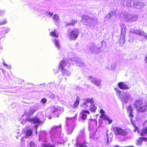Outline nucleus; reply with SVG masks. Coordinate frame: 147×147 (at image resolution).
<instances>
[{
	"label": "nucleus",
	"mask_w": 147,
	"mask_h": 147,
	"mask_svg": "<svg viewBox=\"0 0 147 147\" xmlns=\"http://www.w3.org/2000/svg\"><path fill=\"white\" fill-rule=\"evenodd\" d=\"M134 105L138 113H143L147 111V104L141 100H136L134 102Z\"/></svg>",
	"instance_id": "obj_1"
},
{
	"label": "nucleus",
	"mask_w": 147,
	"mask_h": 147,
	"mask_svg": "<svg viewBox=\"0 0 147 147\" xmlns=\"http://www.w3.org/2000/svg\"><path fill=\"white\" fill-rule=\"evenodd\" d=\"M112 130L116 136H124L127 135V132L125 130L118 126L112 127Z\"/></svg>",
	"instance_id": "obj_2"
},
{
	"label": "nucleus",
	"mask_w": 147,
	"mask_h": 147,
	"mask_svg": "<svg viewBox=\"0 0 147 147\" xmlns=\"http://www.w3.org/2000/svg\"><path fill=\"white\" fill-rule=\"evenodd\" d=\"M79 33V32L78 29H74L68 34V37L70 40H75L78 37Z\"/></svg>",
	"instance_id": "obj_3"
},
{
	"label": "nucleus",
	"mask_w": 147,
	"mask_h": 147,
	"mask_svg": "<svg viewBox=\"0 0 147 147\" xmlns=\"http://www.w3.org/2000/svg\"><path fill=\"white\" fill-rule=\"evenodd\" d=\"M118 86L120 89L122 90L129 89L130 87L123 82H120L118 84Z\"/></svg>",
	"instance_id": "obj_4"
},
{
	"label": "nucleus",
	"mask_w": 147,
	"mask_h": 147,
	"mask_svg": "<svg viewBox=\"0 0 147 147\" xmlns=\"http://www.w3.org/2000/svg\"><path fill=\"white\" fill-rule=\"evenodd\" d=\"M82 20L84 24L87 25L91 22L92 19L89 16H84L82 17Z\"/></svg>",
	"instance_id": "obj_5"
},
{
	"label": "nucleus",
	"mask_w": 147,
	"mask_h": 147,
	"mask_svg": "<svg viewBox=\"0 0 147 147\" xmlns=\"http://www.w3.org/2000/svg\"><path fill=\"white\" fill-rule=\"evenodd\" d=\"M67 62L65 59H63L59 63V68L61 70L64 69V67L67 65Z\"/></svg>",
	"instance_id": "obj_6"
},
{
	"label": "nucleus",
	"mask_w": 147,
	"mask_h": 147,
	"mask_svg": "<svg viewBox=\"0 0 147 147\" xmlns=\"http://www.w3.org/2000/svg\"><path fill=\"white\" fill-rule=\"evenodd\" d=\"M121 32L120 35L123 36H125L127 31L126 26L124 24H123L121 26Z\"/></svg>",
	"instance_id": "obj_7"
},
{
	"label": "nucleus",
	"mask_w": 147,
	"mask_h": 147,
	"mask_svg": "<svg viewBox=\"0 0 147 147\" xmlns=\"http://www.w3.org/2000/svg\"><path fill=\"white\" fill-rule=\"evenodd\" d=\"M81 113L82 114V118L84 120H85L87 118L88 115L90 114V112L88 111L84 110H82Z\"/></svg>",
	"instance_id": "obj_8"
},
{
	"label": "nucleus",
	"mask_w": 147,
	"mask_h": 147,
	"mask_svg": "<svg viewBox=\"0 0 147 147\" xmlns=\"http://www.w3.org/2000/svg\"><path fill=\"white\" fill-rule=\"evenodd\" d=\"M127 110L129 113V116L131 118L133 117V110L132 107V106L131 105H129L126 109Z\"/></svg>",
	"instance_id": "obj_9"
},
{
	"label": "nucleus",
	"mask_w": 147,
	"mask_h": 147,
	"mask_svg": "<svg viewBox=\"0 0 147 147\" xmlns=\"http://www.w3.org/2000/svg\"><path fill=\"white\" fill-rule=\"evenodd\" d=\"M77 23V21L75 19L72 20L70 22H67L65 24V26L68 27L70 26H74Z\"/></svg>",
	"instance_id": "obj_10"
},
{
	"label": "nucleus",
	"mask_w": 147,
	"mask_h": 147,
	"mask_svg": "<svg viewBox=\"0 0 147 147\" xmlns=\"http://www.w3.org/2000/svg\"><path fill=\"white\" fill-rule=\"evenodd\" d=\"M80 101V98L78 96H77L75 101L72 105V108L74 109L77 108L79 105Z\"/></svg>",
	"instance_id": "obj_11"
},
{
	"label": "nucleus",
	"mask_w": 147,
	"mask_h": 147,
	"mask_svg": "<svg viewBox=\"0 0 147 147\" xmlns=\"http://www.w3.org/2000/svg\"><path fill=\"white\" fill-rule=\"evenodd\" d=\"M60 109L55 108L52 111V113L55 116V117H58L60 114Z\"/></svg>",
	"instance_id": "obj_12"
},
{
	"label": "nucleus",
	"mask_w": 147,
	"mask_h": 147,
	"mask_svg": "<svg viewBox=\"0 0 147 147\" xmlns=\"http://www.w3.org/2000/svg\"><path fill=\"white\" fill-rule=\"evenodd\" d=\"M61 70L62 71V75L63 76L67 77L70 76L71 75L70 72L65 69H62Z\"/></svg>",
	"instance_id": "obj_13"
},
{
	"label": "nucleus",
	"mask_w": 147,
	"mask_h": 147,
	"mask_svg": "<svg viewBox=\"0 0 147 147\" xmlns=\"http://www.w3.org/2000/svg\"><path fill=\"white\" fill-rule=\"evenodd\" d=\"M41 146L42 147H55V144H52L50 143H42L41 144Z\"/></svg>",
	"instance_id": "obj_14"
},
{
	"label": "nucleus",
	"mask_w": 147,
	"mask_h": 147,
	"mask_svg": "<svg viewBox=\"0 0 147 147\" xmlns=\"http://www.w3.org/2000/svg\"><path fill=\"white\" fill-rule=\"evenodd\" d=\"M50 35L51 36L55 38H58L59 36L56 32V30H54L50 32L49 33Z\"/></svg>",
	"instance_id": "obj_15"
},
{
	"label": "nucleus",
	"mask_w": 147,
	"mask_h": 147,
	"mask_svg": "<svg viewBox=\"0 0 147 147\" xmlns=\"http://www.w3.org/2000/svg\"><path fill=\"white\" fill-rule=\"evenodd\" d=\"M32 130L30 129H27L26 130V138H28L29 136L32 135Z\"/></svg>",
	"instance_id": "obj_16"
},
{
	"label": "nucleus",
	"mask_w": 147,
	"mask_h": 147,
	"mask_svg": "<svg viewBox=\"0 0 147 147\" xmlns=\"http://www.w3.org/2000/svg\"><path fill=\"white\" fill-rule=\"evenodd\" d=\"M32 123H41V121L38 117H34L32 118Z\"/></svg>",
	"instance_id": "obj_17"
},
{
	"label": "nucleus",
	"mask_w": 147,
	"mask_h": 147,
	"mask_svg": "<svg viewBox=\"0 0 147 147\" xmlns=\"http://www.w3.org/2000/svg\"><path fill=\"white\" fill-rule=\"evenodd\" d=\"M125 36L120 35V38L119 40V42L122 44H124L125 42Z\"/></svg>",
	"instance_id": "obj_18"
},
{
	"label": "nucleus",
	"mask_w": 147,
	"mask_h": 147,
	"mask_svg": "<svg viewBox=\"0 0 147 147\" xmlns=\"http://www.w3.org/2000/svg\"><path fill=\"white\" fill-rule=\"evenodd\" d=\"M142 143V141L141 137L138 138L136 141V144L138 146L141 145Z\"/></svg>",
	"instance_id": "obj_19"
},
{
	"label": "nucleus",
	"mask_w": 147,
	"mask_h": 147,
	"mask_svg": "<svg viewBox=\"0 0 147 147\" xmlns=\"http://www.w3.org/2000/svg\"><path fill=\"white\" fill-rule=\"evenodd\" d=\"M141 131L142 132L140 134V136H143L144 134H147V127H145L142 129Z\"/></svg>",
	"instance_id": "obj_20"
},
{
	"label": "nucleus",
	"mask_w": 147,
	"mask_h": 147,
	"mask_svg": "<svg viewBox=\"0 0 147 147\" xmlns=\"http://www.w3.org/2000/svg\"><path fill=\"white\" fill-rule=\"evenodd\" d=\"M97 107L94 105H92L90 107V110L92 112H94L96 111V109Z\"/></svg>",
	"instance_id": "obj_21"
},
{
	"label": "nucleus",
	"mask_w": 147,
	"mask_h": 147,
	"mask_svg": "<svg viewBox=\"0 0 147 147\" xmlns=\"http://www.w3.org/2000/svg\"><path fill=\"white\" fill-rule=\"evenodd\" d=\"M35 111L32 108H30L28 112V115H32L35 112Z\"/></svg>",
	"instance_id": "obj_22"
},
{
	"label": "nucleus",
	"mask_w": 147,
	"mask_h": 147,
	"mask_svg": "<svg viewBox=\"0 0 147 147\" xmlns=\"http://www.w3.org/2000/svg\"><path fill=\"white\" fill-rule=\"evenodd\" d=\"M126 5L128 7L132 6V1L130 0H128L126 1Z\"/></svg>",
	"instance_id": "obj_23"
},
{
	"label": "nucleus",
	"mask_w": 147,
	"mask_h": 147,
	"mask_svg": "<svg viewBox=\"0 0 147 147\" xmlns=\"http://www.w3.org/2000/svg\"><path fill=\"white\" fill-rule=\"evenodd\" d=\"M92 82L94 83L95 84L99 86L100 84V82L96 80H93L92 81Z\"/></svg>",
	"instance_id": "obj_24"
},
{
	"label": "nucleus",
	"mask_w": 147,
	"mask_h": 147,
	"mask_svg": "<svg viewBox=\"0 0 147 147\" xmlns=\"http://www.w3.org/2000/svg\"><path fill=\"white\" fill-rule=\"evenodd\" d=\"M87 101L88 103H90L92 104L94 102V101L93 99L92 98H88L85 100Z\"/></svg>",
	"instance_id": "obj_25"
},
{
	"label": "nucleus",
	"mask_w": 147,
	"mask_h": 147,
	"mask_svg": "<svg viewBox=\"0 0 147 147\" xmlns=\"http://www.w3.org/2000/svg\"><path fill=\"white\" fill-rule=\"evenodd\" d=\"M100 117L104 120H107L108 119V117L107 116L103 114H102L100 116Z\"/></svg>",
	"instance_id": "obj_26"
},
{
	"label": "nucleus",
	"mask_w": 147,
	"mask_h": 147,
	"mask_svg": "<svg viewBox=\"0 0 147 147\" xmlns=\"http://www.w3.org/2000/svg\"><path fill=\"white\" fill-rule=\"evenodd\" d=\"M53 19L55 21H57L59 19L58 16L57 14H55L53 17Z\"/></svg>",
	"instance_id": "obj_27"
},
{
	"label": "nucleus",
	"mask_w": 147,
	"mask_h": 147,
	"mask_svg": "<svg viewBox=\"0 0 147 147\" xmlns=\"http://www.w3.org/2000/svg\"><path fill=\"white\" fill-rule=\"evenodd\" d=\"M30 147H37L34 143L32 141L30 142Z\"/></svg>",
	"instance_id": "obj_28"
},
{
	"label": "nucleus",
	"mask_w": 147,
	"mask_h": 147,
	"mask_svg": "<svg viewBox=\"0 0 147 147\" xmlns=\"http://www.w3.org/2000/svg\"><path fill=\"white\" fill-rule=\"evenodd\" d=\"M141 3L138 1H135V2H134V5H136L137 6H139L140 4H141Z\"/></svg>",
	"instance_id": "obj_29"
},
{
	"label": "nucleus",
	"mask_w": 147,
	"mask_h": 147,
	"mask_svg": "<svg viewBox=\"0 0 147 147\" xmlns=\"http://www.w3.org/2000/svg\"><path fill=\"white\" fill-rule=\"evenodd\" d=\"M47 100L46 98H42L41 100V102L42 103L45 104L47 102Z\"/></svg>",
	"instance_id": "obj_30"
},
{
	"label": "nucleus",
	"mask_w": 147,
	"mask_h": 147,
	"mask_svg": "<svg viewBox=\"0 0 147 147\" xmlns=\"http://www.w3.org/2000/svg\"><path fill=\"white\" fill-rule=\"evenodd\" d=\"M55 45L58 48L60 47V46L59 44L58 41L56 39H55Z\"/></svg>",
	"instance_id": "obj_31"
},
{
	"label": "nucleus",
	"mask_w": 147,
	"mask_h": 147,
	"mask_svg": "<svg viewBox=\"0 0 147 147\" xmlns=\"http://www.w3.org/2000/svg\"><path fill=\"white\" fill-rule=\"evenodd\" d=\"M113 16V13H109L107 16L109 18H110Z\"/></svg>",
	"instance_id": "obj_32"
},
{
	"label": "nucleus",
	"mask_w": 147,
	"mask_h": 147,
	"mask_svg": "<svg viewBox=\"0 0 147 147\" xmlns=\"http://www.w3.org/2000/svg\"><path fill=\"white\" fill-rule=\"evenodd\" d=\"M49 98L51 99H54L55 98V96L54 94H52L49 96Z\"/></svg>",
	"instance_id": "obj_33"
},
{
	"label": "nucleus",
	"mask_w": 147,
	"mask_h": 147,
	"mask_svg": "<svg viewBox=\"0 0 147 147\" xmlns=\"http://www.w3.org/2000/svg\"><path fill=\"white\" fill-rule=\"evenodd\" d=\"M114 89L116 90V92L119 94L121 93V92L120 90H119L117 88H115Z\"/></svg>",
	"instance_id": "obj_34"
},
{
	"label": "nucleus",
	"mask_w": 147,
	"mask_h": 147,
	"mask_svg": "<svg viewBox=\"0 0 147 147\" xmlns=\"http://www.w3.org/2000/svg\"><path fill=\"white\" fill-rule=\"evenodd\" d=\"M6 23V20H2V21H1L0 22V24L1 25H3V24H5Z\"/></svg>",
	"instance_id": "obj_35"
},
{
	"label": "nucleus",
	"mask_w": 147,
	"mask_h": 147,
	"mask_svg": "<svg viewBox=\"0 0 147 147\" xmlns=\"http://www.w3.org/2000/svg\"><path fill=\"white\" fill-rule=\"evenodd\" d=\"M26 121L28 122H32V118H27L26 119Z\"/></svg>",
	"instance_id": "obj_36"
},
{
	"label": "nucleus",
	"mask_w": 147,
	"mask_h": 147,
	"mask_svg": "<svg viewBox=\"0 0 147 147\" xmlns=\"http://www.w3.org/2000/svg\"><path fill=\"white\" fill-rule=\"evenodd\" d=\"M142 141H145L147 142V138L141 137Z\"/></svg>",
	"instance_id": "obj_37"
},
{
	"label": "nucleus",
	"mask_w": 147,
	"mask_h": 147,
	"mask_svg": "<svg viewBox=\"0 0 147 147\" xmlns=\"http://www.w3.org/2000/svg\"><path fill=\"white\" fill-rule=\"evenodd\" d=\"M107 120H108V123L109 124H111V123H112V120H111V119H109V118H108V119H107Z\"/></svg>",
	"instance_id": "obj_38"
},
{
	"label": "nucleus",
	"mask_w": 147,
	"mask_h": 147,
	"mask_svg": "<svg viewBox=\"0 0 147 147\" xmlns=\"http://www.w3.org/2000/svg\"><path fill=\"white\" fill-rule=\"evenodd\" d=\"M88 103L87 102V101L85 100V101H84L82 103L83 105H87V104Z\"/></svg>",
	"instance_id": "obj_39"
},
{
	"label": "nucleus",
	"mask_w": 147,
	"mask_h": 147,
	"mask_svg": "<svg viewBox=\"0 0 147 147\" xmlns=\"http://www.w3.org/2000/svg\"><path fill=\"white\" fill-rule=\"evenodd\" d=\"M144 34V32H140L138 34L140 35L143 36Z\"/></svg>",
	"instance_id": "obj_40"
},
{
	"label": "nucleus",
	"mask_w": 147,
	"mask_h": 147,
	"mask_svg": "<svg viewBox=\"0 0 147 147\" xmlns=\"http://www.w3.org/2000/svg\"><path fill=\"white\" fill-rule=\"evenodd\" d=\"M135 129L134 130V131L135 132L137 131L138 130V128L136 127H135Z\"/></svg>",
	"instance_id": "obj_41"
},
{
	"label": "nucleus",
	"mask_w": 147,
	"mask_h": 147,
	"mask_svg": "<svg viewBox=\"0 0 147 147\" xmlns=\"http://www.w3.org/2000/svg\"><path fill=\"white\" fill-rule=\"evenodd\" d=\"M144 61L146 63H147V55H146V56L145 57Z\"/></svg>",
	"instance_id": "obj_42"
},
{
	"label": "nucleus",
	"mask_w": 147,
	"mask_h": 147,
	"mask_svg": "<svg viewBox=\"0 0 147 147\" xmlns=\"http://www.w3.org/2000/svg\"><path fill=\"white\" fill-rule=\"evenodd\" d=\"M100 113H104V110L102 109H101L100 110Z\"/></svg>",
	"instance_id": "obj_43"
},
{
	"label": "nucleus",
	"mask_w": 147,
	"mask_h": 147,
	"mask_svg": "<svg viewBox=\"0 0 147 147\" xmlns=\"http://www.w3.org/2000/svg\"><path fill=\"white\" fill-rule=\"evenodd\" d=\"M49 14L50 16H52L53 15V13L51 12H49Z\"/></svg>",
	"instance_id": "obj_44"
},
{
	"label": "nucleus",
	"mask_w": 147,
	"mask_h": 147,
	"mask_svg": "<svg viewBox=\"0 0 147 147\" xmlns=\"http://www.w3.org/2000/svg\"><path fill=\"white\" fill-rule=\"evenodd\" d=\"M144 38L145 39H147V34H146L144 36Z\"/></svg>",
	"instance_id": "obj_45"
},
{
	"label": "nucleus",
	"mask_w": 147,
	"mask_h": 147,
	"mask_svg": "<svg viewBox=\"0 0 147 147\" xmlns=\"http://www.w3.org/2000/svg\"><path fill=\"white\" fill-rule=\"evenodd\" d=\"M124 147H134L133 146H124Z\"/></svg>",
	"instance_id": "obj_46"
},
{
	"label": "nucleus",
	"mask_w": 147,
	"mask_h": 147,
	"mask_svg": "<svg viewBox=\"0 0 147 147\" xmlns=\"http://www.w3.org/2000/svg\"><path fill=\"white\" fill-rule=\"evenodd\" d=\"M57 127H58L57 126H55V127H52V128H51V129H52V130H53V129H54L55 128H57Z\"/></svg>",
	"instance_id": "obj_47"
},
{
	"label": "nucleus",
	"mask_w": 147,
	"mask_h": 147,
	"mask_svg": "<svg viewBox=\"0 0 147 147\" xmlns=\"http://www.w3.org/2000/svg\"><path fill=\"white\" fill-rule=\"evenodd\" d=\"M35 127H36V131L37 130V127H38V125H35Z\"/></svg>",
	"instance_id": "obj_48"
},
{
	"label": "nucleus",
	"mask_w": 147,
	"mask_h": 147,
	"mask_svg": "<svg viewBox=\"0 0 147 147\" xmlns=\"http://www.w3.org/2000/svg\"><path fill=\"white\" fill-rule=\"evenodd\" d=\"M3 64L5 66H7V65L6 64H5L4 63H3Z\"/></svg>",
	"instance_id": "obj_49"
},
{
	"label": "nucleus",
	"mask_w": 147,
	"mask_h": 147,
	"mask_svg": "<svg viewBox=\"0 0 147 147\" xmlns=\"http://www.w3.org/2000/svg\"><path fill=\"white\" fill-rule=\"evenodd\" d=\"M49 119H51V117L50 116H49Z\"/></svg>",
	"instance_id": "obj_50"
},
{
	"label": "nucleus",
	"mask_w": 147,
	"mask_h": 147,
	"mask_svg": "<svg viewBox=\"0 0 147 147\" xmlns=\"http://www.w3.org/2000/svg\"><path fill=\"white\" fill-rule=\"evenodd\" d=\"M80 147H82V146H83L82 145H80Z\"/></svg>",
	"instance_id": "obj_51"
}]
</instances>
